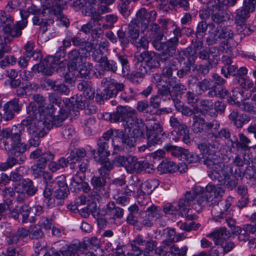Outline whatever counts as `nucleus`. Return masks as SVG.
<instances>
[{"label": "nucleus", "instance_id": "1", "mask_svg": "<svg viewBox=\"0 0 256 256\" xmlns=\"http://www.w3.org/2000/svg\"><path fill=\"white\" fill-rule=\"evenodd\" d=\"M205 192L208 193L198 194L194 191H188L178 202V210L182 216L187 220H192L198 218L197 215L192 213V209L196 212H202L205 204L211 206L218 202V199L224 194V190L217 185L209 184L205 188Z\"/></svg>", "mask_w": 256, "mask_h": 256}, {"label": "nucleus", "instance_id": "2", "mask_svg": "<svg viewBox=\"0 0 256 256\" xmlns=\"http://www.w3.org/2000/svg\"><path fill=\"white\" fill-rule=\"evenodd\" d=\"M66 50L60 46L54 56H48L38 65V70L44 75L50 76L54 70H65L66 66L60 60L65 56Z\"/></svg>", "mask_w": 256, "mask_h": 256}, {"label": "nucleus", "instance_id": "3", "mask_svg": "<svg viewBox=\"0 0 256 256\" xmlns=\"http://www.w3.org/2000/svg\"><path fill=\"white\" fill-rule=\"evenodd\" d=\"M22 124L26 127L30 134L44 136L46 132L45 129H50V124H46V120H43L38 115L28 116L22 121Z\"/></svg>", "mask_w": 256, "mask_h": 256}, {"label": "nucleus", "instance_id": "4", "mask_svg": "<svg viewBox=\"0 0 256 256\" xmlns=\"http://www.w3.org/2000/svg\"><path fill=\"white\" fill-rule=\"evenodd\" d=\"M122 125L125 129H131L134 127L132 131L134 138L144 136V130H146V124L142 118L137 117L136 110L128 108Z\"/></svg>", "mask_w": 256, "mask_h": 256}, {"label": "nucleus", "instance_id": "5", "mask_svg": "<svg viewBox=\"0 0 256 256\" xmlns=\"http://www.w3.org/2000/svg\"><path fill=\"white\" fill-rule=\"evenodd\" d=\"M216 156L209 155L204 160V163L210 169L208 171V178L213 181L220 183L223 176L224 167L228 165L224 164L220 162Z\"/></svg>", "mask_w": 256, "mask_h": 256}, {"label": "nucleus", "instance_id": "6", "mask_svg": "<svg viewBox=\"0 0 256 256\" xmlns=\"http://www.w3.org/2000/svg\"><path fill=\"white\" fill-rule=\"evenodd\" d=\"M116 136L118 137V140H113L114 152H132L135 148L136 140L128 134H125L122 130H116Z\"/></svg>", "mask_w": 256, "mask_h": 256}, {"label": "nucleus", "instance_id": "7", "mask_svg": "<svg viewBox=\"0 0 256 256\" xmlns=\"http://www.w3.org/2000/svg\"><path fill=\"white\" fill-rule=\"evenodd\" d=\"M239 178H242V172L238 169L236 170L233 173L232 167L228 165L224 167L223 176L220 184L224 185L228 190H232L236 186Z\"/></svg>", "mask_w": 256, "mask_h": 256}, {"label": "nucleus", "instance_id": "8", "mask_svg": "<svg viewBox=\"0 0 256 256\" xmlns=\"http://www.w3.org/2000/svg\"><path fill=\"white\" fill-rule=\"evenodd\" d=\"M256 10L254 0H244L243 6L236 10L235 20L238 24L242 28L246 26V20L250 16V14Z\"/></svg>", "mask_w": 256, "mask_h": 256}, {"label": "nucleus", "instance_id": "9", "mask_svg": "<svg viewBox=\"0 0 256 256\" xmlns=\"http://www.w3.org/2000/svg\"><path fill=\"white\" fill-rule=\"evenodd\" d=\"M157 16L156 12L152 10L148 12L145 8H140L136 13V18L132 20H136V22L140 25L141 32L144 33L149 28L150 23L156 20Z\"/></svg>", "mask_w": 256, "mask_h": 256}, {"label": "nucleus", "instance_id": "10", "mask_svg": "<svg viewBox=\"0 0 256 256\" xmlns=\"http://www.w3.org/2000/svg\"><path fill=\"white\" fill-rule=\"evenodd\" d=\"M232 198L228 197L226 200L218 201L214 204L211 210L212 219L216 222H221L228 214V210L232 205Z\"/></svg>", "mask_w": 256, "mask_h": 256}, {"label": "nucleus", "instance_id": "11", "mask_svg": "<svg viewBox=\"0 0 256 256\" xmlns=\"http://www.w3.org/2000/svg\"><path fill=\"white\" fill-rule=\"evenodd\" d=\"M0 148L6 150L8 154L18 156L26 150V145L20 141L10 142L9 139H2L0 141Z\"/></svg>", "mask_w": 256, "mask_h": 256}, {"label": "nucleus", "instance_id": "12", "mask_svg": "<svg viewBox=\"0 0 256 256\" xmlns=\"http://www.w3.org/2000/svg\"><path fill=\"white\" fill-rule=\"evenodd\" d=\"M14 188L17 193L27 196H34L38 190V186L29 178L23 179L14 186Z\"/></svg>", "mask_w": 256, "mask_h": 256}, {"label": "nucleus", "instance_id": "13", "mask_svg": "<svg viewBox=\"0 0 256 256\" xmlns=\"http://www.w3.org/2000/svg\"><path fill=\"white\" fill-rule=\"evenodd\" d=\"M22 20L16 22L12 28L11 26L3 28L4 32L12 38L20 37L22 34V30H24L28 24V14L27 13L21 12Z\"/></svg>", "mask_w": 256, "mask_h": 256}, {"label": "nucleus", "instance_id": "14", "mask_svg": "<svg viewBox=\"0 0 256 256\" xmlns=\"http://www.w3.org/2000/svg\"><path fill=\"white\" fill-rule=\"evenodd\" d=\"M24 126L21 122L17 126H14L10 130H3L2 132L3 139H9L10 142L21 141V135L24 131Z\"/></svg>", "mask_w": 256, "mask_h": 256}, {"label": "nucleus", "instance_id": "15", "mask_svg": "<svg viewBox=\"0 0 256 256\" xmlns=\"http://www.w3.org/2000/svg\"><path fill=\"white\" fill-rule=\"evenodd\" d=\"M66 6V2H64L61 5H58L57 7H53L52 10L50 8L46 7L43 9L42 14L44 16H46L48 14L53 12L57 16L58 18L60 20L62 25L68 27L70 25L69 20L62 14V10L65 8Z\"/></svg>", "mask_w": 256, "mask_h": 256}, {"label": "nucleus", "instance_id": "16", "mask_svg": "<svg viewBox=\"0 0 256 256\" xmlns=\"http://www.w3.org/2000/svg\"><path fill=\"white\" fill-rule=\"evenodd\" d=\"M194 130V132H201L204 130L209 132L212 130H216L220 128V124L216 120H213L210 122H206L204 118L200 119L198 122H196L193 124Z\"/></svg>", "mask_w": 256, "mask_h": 256}, {"label": "nucleus", "instance_id": "17", "mask_svg": "<svg viewBox=\"0 0 256 256\" xmlns=\"http://www.w3.org/2000/svg\"><path fill=\"white\" fill-rule=\"evenodd\" d=\"M102 212H104V215L109 217L110 218L113 220L121 219L124 215V210L116 206L114 202L112 201L109 202L103 208Z\"/></svg>", "mask_w": 256, "mask_h": 256}, {"label": "nucleus", "instance_id": "18", "mask_svg": "<svg viewBox=\"0 0 256 256\" xmlns=\"http://www.w3.org/2000/svg\"><path fill=\"white\" fill-rule=\"evenodd\" d=\"M158 54L153 52L146 51L140 54V61L151 70L160 67V63L158 62Z\"/></svg>", "mask_w": 256, "mask_h": 256}, {"label": "nucleus", "instance_id": "19", "mask_svg": "<svg viewBox=\"0 0 256 256\" xmlns=\"http://www.w3.org/2000/svg\"><path fill=\"white\" fill-rule=\"evenodd\" d=\"M127 110L126 106L120 105L117 106L116 112L112 113L106 112L103 114V117L104 120H109L111 122H122L123 123Z\"/></svg>", "mask_w": 256, "mask_h": 256}, {"label": "nucleus", "instance_id": "20", "mask_svg": "<svg viewBox=\"0 0 256 256\" xmlns=\"http://www.w3.org/2000/svg\"><path fill=\"white\" fill-rule=\"evenodd\" d=\"M64 102L70 112L75 107L80 110L85 108V100L82 94H76L70 98H66L64 100Z\"/></svg>", "mask_w": 256, "mask_h": 256}, {"label": "nucleus", "instance_id": "21", "mask_svg": "<svg viewBox=\"0 0 256 256\" xmlns=\"http://www.w3.org/2000/svg\"><path fill=\"white\" fill-rule=\"evenodd\" d=\"M67 58L68 66L75 70L82 62L84 56L80 50L74 48L68 54Z\"/></svg>", "mask_w": 256, "mask_h": 256}, {"label": "nucleus", "instance_id": "22", "mask_svg": "<svg viewBox=\"0 0 256 256\" xmlns=\"http://www.w3.org/2000/svg\"><path fill=\"white\" fill-rule=\"evenodd\" d=\"M239 140L236 136H234V140H231L232 145L236 148L238 151H246L250 150L249 144L251 142L250 140L243 133L238 134Z\"/></svg>", "mask_w": 256, "mask_h": 256}, {"label": "nucleus", "instance_id": "23", "mask_svg": "<svg viewBox=\"0 0 256 256\" xmlns=\"http://www.w3.org/2000/svg\"><path fill=\"white\" fill-rule=\"evenodd\" d=\"M77 88L80 91L83 92L86 98L91 100L94 98L95 90L92 87V82L90 81L83 80L78 84Z\"/></svg>", "mask_w": 256, "mask_h": 256}, {"label": "nucleus", "instance_id": "24", "mask_svg": "<svg viewBox=\"0 0 256 256\" xmlns=\"http://www.w3.org/2000/svg\"><path fill=\"white\" fill-rule=\"evenodd\" d=\"M230 236V233L225 228H221L207 234V236L212 238L216 244H220Z\"/></svg>", "mask_w": 256, "mask_h": 256}, {"label": "nucleus", "instance_id": "25", "mask_svg": "<svg viewBox=\"0 0 256 256\" xmlns=\"http://www.w3.org/2000/svg\"><path fill=\"white\" fill-rule=\"evenodd\" d=\"M69 112L63 108H60L58 114L54 116H52V118L46 120V124H50V128L54 126L56 127H59L62 124L64 120L67 118Z\"/></svg>", "mask_w": 256, "mask_h": 256}, {"label": "nucleus", "instance_id": "26", "mask_svg": "<svg viewBox=\"0 0 256 256\" xmlns=\"http://www.w3.org/2000/svg\"><path fill=\"white\" fill-rule=\"evenodd\" d=\"M53 189L48 184L44 190L43 194L45 198L44 201L48 207L52 208L56 206L62 205L61 201H56L54 196Z\"/></svg>", "mask_w": 256, "mask_h": 256}, {"label": "nucleus", "instance_id": "27", "mask_svg": "<svg viewBox=\"0 0 256 256\" xmlns=\"http://www.w3.org/2000/svg\"><path fill=\"white\" fill-rule=\"evenodd\" d=\"M208 29V32L214 30L216 29V24L213 22L206 23L205 21L200 22L197 25L196 31L195 32L197 38L201 39L206 35L207 30Z\"/></svg>", "mask_w": 256, "mask_h": 256}, {"label": "nucleus", "instance_id": "28", "mask_svg": "<svg viewBox=\"0 0 256 256\" xmlns=\"http://www.w3.org/2000/svg\"><path fill=\"white\" fill-rule=\"evenodd\" d=\"M19 211L22 216V222L23 224L34 223L36 220L33 216L32 207L26 204L20 208Z\"/></svg>", "mask_w": 256, "mask_h": 256}, {"label": "nucleus", "instance_id": "29", "mask_svg": "<svg viewBox=\"0 0 256 256\" xmlns=\"http://www.w3.org/2000/svg\"><path fill=\"white\" fill-rule=\"evenodd\" d=\"M190 56L186 55L187 60L186 62V66L184 68L176 70V75L179 78H182L184 76L188 75L190 72L191 68L194 65L196 62V57L195 54L192 52Z\"/></svg>", "mask_w": 256, "mask_h": 256}, {"label": "nucleus", "instance_id": "30", "mask_svg": "<svg viewBox=\"0 0 256 256\" xmlns=\"http://www.w3.org/2000/svg\"><path fill=\"white\" fill-rule=\"evenodd\" d=\"M102 16L98 14H92L90 20L86 24L81 26L80 31L86 34L91 32L92 30L96 26H100V24L99 22L102 20Z\"/></svg>", "mask_w": 256, "mask_h": 256}, {"label": "nucleus", "instance_id": "31", "mask_svg": "<svg viewBox=\"0 0 256 256\" xmlns=\"http://www.w3.org/2000/svg\"><path fill=\"white\" fill-rule=\"evenodd\" d=\"M188 127L186 126V129L184 128V130H180V132L174 130L172 132L171 136L172 139L176 142L181 140L184 144H190L192 141V139L190 137Z\"/></svg>", "mask_w": 256, "mask_h": 256}, {"label": "nucleus", "instance_id": "32", "mask_svg": "<svg viewBox=\"0 0 256 256\" xmlns=\"http://www.w3.org/2000/svg\"><path fill=\"white\" fill-rule=\"evenodd\" d=\"M168 85L172 88L173 98H176L184 94L186 90V86L174 76V79L168 80Z\"/></svg>", "mask_w": 256, "mask_h": 256}, {"label": "nucleus", "instance_id": "33", "mask_svg": "<svg viewBox=\"0 0 256 256\" xmlns=\"http://www.w3.org/2000/svg\"><path fill=\"white\" fill-rule=\"evenodd\" d=\"M127 34L132 43L136 42L140 36V24L132 20L128 25Z\"/></svg>", "mask_w": 256, "mask_h": 256}, {"label": "nucleus", "instance_id": "34", "mask_svg": "<svg viewBox=\"0 0 256 256\" xmlns=\"http://www.w3.org/2000/svg\"><path fill=\"white\" fill-rule=\"evenodd\" d=\"M211 18L214 24H216L217 26H222V24L230 19V14L224 10H221L218 12L212 14Z\"/></svg>", "mask_w": 256, "mask_h": 256}, {"label": "nucleus", "instance_id": "35", "mask_svg": "<svg viewBox=\"0 0 256 256\" xmlns=\"http://www.w3.org/2000/svg\"><path fill=\"white\" fill-rule=\"evenodd\" d=\"M140 162L136 156L128 155L127 156V161L125 166L126 170L130 174L134 172H140Z\"/></svg>", "mask_w": 256, "mask_h": 256}, {"label": "nucleus", "instance_id": "36", "mask_svg": "<svg viewBox=\"0 0 256 256\" xmlns=\"http://www.w3.org/2000/svg\"><path fill=\"white\" fill-rule=\"evenodd\" d=\"M180 64L175 60H172L168 63V66H165L162 71V76L170 80L174 79L173 72L180 68Z\"/></svg>", "mask_w": 256, "mask_h": 256}, {"label": "nucleus", "instance_id": "37", "mask_svg": "<svg viewBox=\"0 0 256 256\" xmlns=\"http://www.w3.org/2000/svg\"><path fill=\"white\" fill-rule=\"evenodd\" d=\"M40 164L39 163L36 162V164L31 166L30 170L32 172V174L35 178H38L43 176L45 180H48L50 182H52V176L51 174L48 172L44 174L43 170L45 168L41 166Z\"/></svg>", "mask_w": 256, "mask_h": 256}, {"label": "nucleus", "instance_id": "38", "mask_svg": "<svg viewBox=\"0 0 256 256\" xmlns=\"http://www.w3.org/2000/svg\"><path fill=\"white\" fill-rule=\"evenodd\" d=\"M157 168L160 174L172 173L178 170V166L174 162L164 160L158 166Z\"/></svg>", "mask_w": 256, "mask_h": 256}, {"label": "nucleus", "instance_id": "39", "mask_svg": "<svg viewBox=\"0 0 256 256\" xmlns=\"http://www.w3.org/2000/svg\"><path fill=\"white\" fill-rule=\"evenodd\" d=\"M148 139V146H155L156 144H161L164 140L166 138L165 132H160L152 133L146 134Z\"/></svg>", "mask_w": 256, "mask_h": 256}, {"label": "nucleus", "instance_id": "40", "mask_svg": "<svg viewBox=\"0 0 256 256\" xmlns=\"http://www.w3.org/2000/svg\"><path fill=\"white\" fill-rule=\"evenodd\" d=\"M55 112V108L53 104H49L46 106L38 107V115L43 120H48L52 118Z\"/></svg>", "mask_w": 256, "mask_h": 256}, {"label": "nucleus", "instance_id": "41", "mask_svg": "<svg viewBox=\"0 0 256 256\" xmlns=\"http://www.w3.org/2000/svg\"><path fill=\"white\" fill-rule=\"evenodd\" d=\"M101 84L103 86H106L107 88L124 90L125 88V85L123 83L118 82L110 77L104 78L101 81Z\"/></svg>", "mask_w": 256, "mask_h": 256}, {"label": "nucleus", "instance_id": "42", "mask_svg": "<svg viewBox=\"0 0 256 256\" xmlns=\"http://www.w3.org/2000/svg\"><path fill=\"white\" fill-rule=\"evenodd\" d=\"M228 94V90L224 86H212V88L208 91V96L212 98H224Z\"/></svg>", "mask_w": 256, "mask_h": 256}, {"label": "nucleus", "instance_id": "43", "mask_svg": "<svg viewBox=\"0 0 256 256\" xmlns=\"http://www.w3.org/2000/svg\"><path fill=\"white\" fill-rule=\"evenodd\" d=\"M164 148L171 156L177 158H180L183 156H184L185 152H187V149L170 144H166Z\"/></svg>", "mask_w": 256, "mask_h": 256}, {"label": "nucleus", "instance_id": "44", "mask_svg": "<svg viewBox=\"0 0 256 256\" xmlns=\"http://www.w3.org/2000/svg\"><path fill=\"white\" fill-rule=\"evenodd\" d=\"M80 248L86 249L87 247L84 243L76 242L68 246L66 250H60V252L64 251L65 256H79L76 251Z\"/></svg>", "mask_w": 256, "mask_h": 256}, {"label": "nucleus", "instance_id": "45", "mask_svg": "<svg viewBox=\"0 0 256 256\" xmlns=\"http://www.w3.org/2000/svg\"><path fill=\"white\" fill-rule=\"evenodd\" d=\"M158 180L156 179L149 180L144 183L141 182L142 190H140V193L150 194L152 190L158 186Z\"/></svg>", "mask_w": 256, "mask_h": 256}, {"label": "nucleus", "instance_id": "46", "mask_svg": "<svg viewBox=\"0 0 256 256\" xmlns=\"http://www.w3.org/2000/svg\"><path fill=\"white\" fill-rule=\"evenodd\" d=\"M100 66L104 71L110 72L116 74L118 70V64L114 60H108L106 57L104 58V62H102Z\"/></svg>", "mask_w": 256, "mask_h": 256}, {"label": "nucleus", "instance_id": "47", "mask_svg": "<svg viewBox=\"0 0 256 256\" xmlns=\"http://www.w3.org/2000/svg\"><path fill=\"white\" fill-rule=\"evenodd\" d=\"M195 54L196 59L198 57L200 60H202L210 61V56L207 48H204L200 50L198 53L195 50H193L192 47L188 46L186 48L185 55L190 56L191 54Z\"/></svg>", "mask_w": 256, "mask_h": 256}, {"label": "nucleus", "instance_id": "48", "mask_svg": "<svg viewBox=\"0 0 256 256\" xmlns=\"http://www.w3.org/2000/svg\"><path fill=\"white\" fill-rule=\"evenodd\" d=\"M227 71L230 76H235L236 78L240 76H244L248 73V69L245 66L238 68L236 65H230L228 66Z\"/></svg>", "mask_w": 256, "mask_h": 256}, {"label": "nucleus", "instance_id": "49", "mask_svg": "<svg viewBox=\"0 0 256 256\" xmlns=\"http://www.w3.org/2000/svg\"><path fill=\"white\" fill-rule=\"evenodd\" d=\"M160 132H164V130L160 122L154 120H149L146 124V134Z\"/></svg>", "mask_w": 256, "mask_h": 256}, {"label": "nucleus", "instance_id": "50", "mask_svg": "<svg viewBox=\"0 0 256 256\" xmlns=\"http://www.w3.org/2000/svg\"><path fill=\"white\" fill-rule=\"evenodd\" d=\"M114 168V162L106 158L102 162L101 166L98 169V172L100 176L106 178Z\"/></svg>", "mask_w": 256, "mask_h": 256}, {"label": "nucleus", "instance_id": "51", "mask_svg": "<svg viewBox=\"0 0 256 256\" xmlns=\"http://www.w3.org/2000/svg\"><path fill=\"white\" fill-rule=\"evenodd\" d=\"M212 68V61H208L204 64H196L192 66V70H196L197 72L203 76H206L210 72V68Z\"/></svg>", "mask_w": 256, "mask_h": 256}, {"label": "nucleus", "instance_id": "52", "mask_svg": "<svg viewBox=\"0 0 256 256\" xmlns=\"http://www.w3.org/2000/svg\"><path fill=\"white\" fill-rule=\"evenodd\" d=\"M70 193L69 188L68 186L64 187H58L54 192V196L57 201H61L62 204H64V200L66 198Z\"/></svg>", "mask_w": 256, "mask_h": 256}, {"label": "nucleus", "instance_id": "53", "mask_svg": "<svg viewBox=\"0 0 256 256\" xmlns=\"http://www.w3.org/2000/svg\"><path fill=\"white\" fill-rule=\"evenodd\" d=\"M236 82L243 89L248 90L254 87V83L252 80L248 77L240 76L236 78Z\"/></svg>", "mask_w": 256, "mask_h": 256}, {"label": "nucleus", "instance_id": "54", "mask_svg": "<svg viewBox=\"0 0 256 256\" xmlns=\"http://www.w3.org/2000/svg\"><path fill=\"white\" fill-rule=\"evenodd\" d=\"M84 178L83 176H78L75 174L73 176L71 179V182L70 184V188L73 192H78L81 189L82 182Z\"/></svg>", "mask_w": 256, "mask_h": 256}, {"label": "nucleus", "instance_id": "55", "mask_svg": "<svg viewBox=\"0 0 256 256\" xmlns=\"http://www.w3.org/2000/svg\"><path fill=\"white\" fill-rule=\"evenodd\" d=\"M98 153L100 155L104 152L106 156L110 154V142H108L104 138H99L97 143Z\"/></svg>", "mask_w": 256, "mask_h": 256}, {"label": "nucleus", "instance_id": "56", "mask_svg": "<svg viewBox=\"0 0 256 256\" xmlns=\"http://www.w3.org/2000/svg\"><path fill=\"white\" fill-rule=\"evenodd\" d=\"M119 94L118 98L121 102H128L135 98L136 93L130 88L128 90H125V88L122 92H120Z\"/></svg>", "mask_w": 256, "mask_h": 256}, {"label": "nucleus", "instance_id": "57", "mask_svg": "<svg viewBox=\"0 0 256 256\" xmlns=\"http://www.w3.org/2000/svg\"><path fill=\"white\" fill-rule=\"evenodd\" d=\"M54 22L52 19H40L38 15H35L32 18V22L34 25H38L40 26L42 33L47 30V26Z\"/></svg>", "mask_w": 256, "mask_h": 256}, {"label": "nucleus", "instance_id": "58", "mask_svg": "<svg viewBox=\"0 0 256 256\" xmlns=\"http://www.w3.org/2000/svg\"><path fill=\"white\" fill-rule=\"evenodd\" d=\"M146 214L151 218H155L156 219H160L163 216L160 212V208L157 206L152 204L146 210Z\"/></svg>", "mask_w": 256, "mask_h": 256}, {"label": "nucleus", "instance_id": "59", "mask_svg": "<svg viewBox=\"0 0 256 256\" xmlns=\"http://www.w3.org/2000/svg\"><path fill=\"white\" fill-rule=\"evenodd\" d=\"M90 183L95 190H104L106 183V178L101 176H94L91 179Z\"/></svg>", "mask_w": 256, "mask_h": 256}, {"label": "nucleus", "instance_id": "60", "mask_svg": "<svg viewBox=\"0 0 256 256\" xmlns=\"http://www.w3.org/2000/svg\"><path fill=\"white\" fill-rule=\"evenodd\" d=\"M44 237L41 228L39 226L32 225L30 226L29 238L31 240H38Z\"/></svg>", "mask_w": 256, "mask_h": 256}, {"label": "nucleus", "instance_id": "61", "mask_svg": "<svg viewBox=\"0 0 256 256\" xmlns=\"http://www.w3.org/2000/svg\"><path fill=\"white\" fill-rule=\"evenodd\" d=\"M223 2L224 0H209L206 8L212 12L216 10H224L226 4H223Z\"/></svg>", "mask_w": 256, "mask_h": 256}, {"label": "nucleus", "instance_id": "62", "mask_svg": "<svg viewBox=\"0 0 256 256\" xmlns=\"http://www.w3.org/2000/svg\"><path fill=\"white\" fill-rule=\"evenodd\" d=\"M86 155V151L83 148L75 149L72 150L69 154L68 160H71L72 162L74 161L78 162L82 160V158H84Z\"/></svg>", "mask_w": 256, "mask_h": 256}, {"label": "nucleus", "instance_id": "63", "mask_svg": "<svg viewBox=\"0 0 256 256\" xmlns=\"http://www.w3.org/2000/svg\"><path fill=\"white\" fill-rule=\"evenodd\" d=\"M216 28L218 30L220 40L224 39L228 40L233 38V32L229 28L222 27L220 26H216Z\"/></svg>", "mask_w": 256, "mask_h": 256}, {"label": "nucleus", "instance_id": "64", "mask_svg": "<svg viewBox=\"0 0 256 256\" xmlns=\"http://www.w3.org/2000/svg\"><path fill=\"white\" fill-rule=\"evenodd\" d=\"M105 23L102 25V28L104 30L112 28L114 24L118 20V16L116 14H109L106 16L104 18Z\"/></svg>", "mask_w": 256, "mask_h": 256}]
</instances>
